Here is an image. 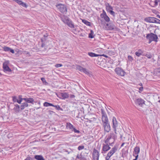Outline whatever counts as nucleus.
Returning a JSON list of instances; mask_svg holds the SVG:
<instances>
[{
  "label": "nucleus",
  "mask_w": 160,
  "mask_h": 160,
  "mask_svg": "<svg viewBox=\"0 0 160 160\" xmlns=\"http://www.w3.org/2000/svg\"><path fill=\"white\" fill-rule=\"evenodd\" d=\"M101 111L102 114V125L104 131L106 132H109L111 128L107 116L103 109L102 108Z\"/></svg>",
  "instance_id": "f257e3e1"
},
{
  "label": "nucleus",
  "mask_w": 160,
  "mask_h": 160,
  "mask_svg": "<svg viewBox=\"0 0 160 160\" xmlns=\"http://www.w3.org/2000/svg\"><path fill=\"white\" fill-rule=\"evenodd\" d=\"M146 38L149 40V43H151L152 41H154L156 42H158V37L157 35L152 33L148 34Z\"/></svg>",
  "instance_id": "f03ea898"
},
{
  "label": "nucleus",
  "mask_w": 160,
  "mask_h": 160,
  "mask_svg": "<svg viewBox=\"0 0 160 160\" xmlns=\"http://www.w3.org/2000/svg\"><path fill=\"white\" fill-rule=\"evenodd\" d=\"M115 135L114 133H110L108 136V138L105 141V143H109L110 145L114 142V141Z\"/></svg>",
  "instance_id": "7ed1b4c3"
},
{
  "label": "nucleus",
  "mask_w": 160,
  "mask_h": 160,
  "mask_svg": "<svg viewBox=\"0 0 160 160\" xmlns=\"http://www.w3.org/2000/svg\"><path fill=\"white\" fill-rule=\"evenodd\" d=\"M117 147L114 146L111 150L107 154V156L106 157V160H108L110 157L117 150Z\"/></svg>",
  "instance_id": "20e7f679"
},
{
  "label": "nucleus",
  "mask_w": 160,
  "mask_h": 160,
  "mask_svg": "<svg viewBox=\"0 0 160 160\" xmlns=\"http://www.w3.org/2000/svg\"><path fill=\"white\" fill-rule=\"evenodd\" d=\"M56 7L62 13L66 12L67 11L66 6L63 4H59L57 5H56Z\"/></svg>",
  "instance_id": "39448f33"
},
{
  "label": "nucleus",
  "mask_w": 160,
  "mask_h": 160,
  "mask_svg": "<svg viewBox=\"0 0 160 160\" xmlns=\"http://www.w3.org/2000/svg\"><path fill=\"white\" fill-rule=\"evenodd\" d=\"M115 71L118 75L122 76H124L125 73L122 69L119 67L116 68L115 70Z\"/></svg>",
  "instance_id": "423d86ee"
},
{
  "label": "nucleus",
  "mask_w": 160,
  "mask_h": 160,
  "mask_svg": "<svg viewBox=\"0 0 160 160\" xmlns=\"http://www.w3.org/2000/svg\"><path fill=\"white\" fill-rule=\"evenodd\" d=\"M106 6L107 11L109 12L111 15H114L115 12L112 11L113 10L112 7L108 3L106 4Z\"/></svg>",
  "instance_id": "0eeeda50"
},
{
  "label": "nucleus",
  "mask_w": 160,
  "mask_h": 160,
  "mask_svg": "<svg viewBox=\"0 0 160 160\" xmlns=\"http://www.w3.org/2000/svg\"><path fill=\"white\" fill-rule=\"evenodd\" d=\"M62 20L64 23H66L69 27L72 28H74V24L72 23V22L70 20L68 19H67L64 20L62 19Z\"/></svg>",
  "instance_id": "6e6552de"
},
{
  "label": "nucleus",
  "mask_w": 160,
  "mask_h": 160,
  "mask_svg": "<svg viewBox=\"0 0 160 160\" xmlns=\"http://www.w3.org/2000/svg\"><path fill=\"white\" fill-rule=\"evenodd\" d=\"M9 63V61H5L3 64V68L4 71H9L10 70V69L9 68L8 65Z\"/></svg>",
  "instance_id": "1a4fd4ad"
},
{
  "label": "nucleus",
  "mask_w": 160,
  "mask_h": 160,
  "mask_svg": "<svg viewBox=\"0 0 160 160\" xmlns=\"http://www.w3.org/2000/svg\"><path fill=\"white\" fill-rule=\"evenodd\" d=\"M93 160H98L99 154L98 151L96 149H94L93 151Z\"/></svg>",
  "instance_id": "9d476101"
},
{
  "label": "nucleus",
  "mask_w": 160,
  "mask_h": 160,
  "mask_svg": "<svg viewBox=\"0 0 160 160\" xmlns=\"http://www.w3.org/2000/svg\"><path fill=\"white\" fill-rule=\"evenodd\" d=\"M144 21L147 22L153 23H155L156 22V18L152 17L146 18L144 19Z\"/></svg>",
  "instance_id": "9b49d317"
},
{
  "label": "nucleus",
  "mask_w": 160,
  "mask_h": 160,
  "mask_svg": "<svg viewBox=\"0 0 160 160\" xmlns=\"http://www.w3.org/2000/svg\"><path fill=\"white\" fill-rule=\"evenodd\" d=\"M110 147L109 146V145L108 144L106 145L105 144H103L102 148V153H104L106 152L108 150L110 149Z\"/></svg>",
  "instance_id": "f8f14e48"
},
{
  "label": "nucleus",
  "mask_w": 160,
  "mask_h": 160,
  "mask_svg": "<svg viewBox=\"0 0 160 160\" xmlns=\"http://www.w3.org/2000/svg\"><path fill=\"white\" fill-rule=\"evenodd\" d=\"M160 2V0H151L149 3V5L152 7H155L157 6L158 2Z\"/></svg>",
  "instance_id": "ddd939ff"
},
{
  "label": "nucleus",
  "mask_w": 160,
  "mask_h": 160,
  "mask_svg": "<svg viewBox=\"0 0 160 160\" xmlns=\"http://www.w3.org/2000/svg\"><path fill=\"white\" fill-rule=\"evenodd\" d=\"M101 17L102 18H103L105 21L108 22L110 21V18L107 15L105 11H103V12L101 14Z\"/></svg>",
  "instance_id": "4468645a"
},
{
  "label": "nucleus",
  "mask_w": 160,
  "mask_h": 160,
  "mask_svg": "<svg viewBox=\"0 0 160 160\" xmlns=\"http://www.w3.org/2000/svg\"><path fill=\"white\" fill-rule=\"evenodd\" d=\"M113 128H114L115 132H116V128L118 126V123L116 119L113 117L112 119Z\"/></svg>",
  "instance_id": "2eb2a0df"
},
{
  "label": "nucleus",
  "mask_w": 160,
  "mask_h": 160,
  "mask_svg": "<svg viewBox=\"0 0 160 160\" xmlns=\"http://www.w3.org/2000/svg\"><path fill=\"white\" fill-rule=\"evenodd\" d=\"M135 103L136 105L141 107L144 103V101L142 99L139 98L136 100Z\"/></svg>",
  "instance_id": "dca6fc26"
},
{
  "label": "nucleus",
  "mask_w": 160,
  "mask_h": 160,
  "mask_svg": "<svg viewBox=\"0 0 160 160\" xmlns=\"http://www.w3.org/2000/svg\"><path fill=\"white\" fill-rule=\"evenodd\" d=\"M24 100L27 103H29L33 104L34 102V99L32 98H26V99H24Z\"/></svg>",
  "instance_id": "f3484780"
},
{
  "label": "nucleus",
  "mask_w": 160,
  "mask_h": 160,
  "mask_svg": "<svg viewBox=\"0 0 160 160\" xmlns=\"http://www.w3.org/2000/svg\"><path fill=\"white\" fill-rule=\"evenodd\" d=\"M15 1L16 2H17V3H18L19 4L21 5L22 6L25 7H27V5L26 4L22 2L20 0H13Z\"/></svg>",
  "instance_id": "a211bd4d"
},
{
  "label": "nucleus",
  "mask_w": 160,
  "mask_h": 160,
  "mask_svg": "<svg viewBox=\"0 0 160 160\" xmlns=\"http://www.w3.org/2000/svg\"><path fill=\"white\" fill-rule=\"evenodd\" d=\"M66 128L67 129L71 130L72 131H73L72 129L74 128L73 126L71 123L69 122H67L66 123Z\"/></svg>",
  "instance_id": "6ab92c4d"
},
{
  "label": "nucleus",
  "mask_w": 160,
  "mask_h": 160,
  "mask_svg": "<svg viewBox=\"0 0 160 160\" xmlns=\"http://www.w3.org/2000/svg\"><path fill=\"white\" fill-rule=\"evenodd\" d=\"M140 148L139 147L136 146L134 148V151L133 154V156H134V154H138L140 152Z\"/></svg>",
  "instance_id": "aec40b11"
},
{
  "label": "nucleus",
  "mask_w": 160,
  "mask_h": 160,
  "mask_svg": "<svg viewBox=\"0 0 160 160\" xmlns=\"http://www.w3.org/2000/svg\"><path fill=\"white\" fill-rule=\"evenodd\" d=\"M144 52V51L141 49H139L138 51L136 52L135 53V54L136 56L139 57L142 55V54Z\"/></svg>",
  "instance_id": "412c9836"
},
{
  "label": "nucleus",
  "mask_w": 160,
  "mask_h": 160,
  "mask_svg": "<svg viewBox=\"0 0 160 160\" xmlns=\"http://www.w3.org/2000/svg\"><path fill=\"white\" fill-rule=\"evenodd\" d=\"M28 104L25 102L22 103V105L20 106L21 110L24 109L25 108L28 107Z\"/></svg>",
  "instance_id": "4be33fe9"
},
{
  "label": "nucleus",
  "mask_w": 160,
  "mask_h": 160,
  "mask_svg": "<svg viewBox=\"0 0 160 160\" xmlns=\"http://www.w3.org/2000/svg\"><path fill=\"white\" fill-rule=\"evenodd\" d=\"M61 95L63 99H65L68 98V94L66 92H62L61 93Z\"/></svg>",
  "instance_id": "5701e85b"
},
{
  "label": "nucleus",
  "mask_w": 160,
  "mask_h": 160,
  "mask_svg": "<svg viewBox=\"0 0 160 160\" xmlns=\"http://www.w3.org/2000/svg\"><path fill=\"white\" fill-rule=\"evenodd\" d=\"M20 109V107L18 104L15 105V107L13 108V110L15 112H19Z\"/></svg>",
  "instance_id": "b1692460"
},
{
  "label": "nucleus",
  "mask_w": 160,
  "mask_h": 160,
  "mask_svg": "<svg viewBox=\"0 0 160 160\" xmlns=\"http://www.w3.org/2000/svg\"><path fill=\"white\" fill-rule=\"evenodd\" d=\"M35 158L37 160H44L43 158L40 155H35Z\"/></svg>",
  "instance_id": "393cba45"
},
{
  "label": "nucleus",
  "mask_w": 160,
  "mask_h": 160,
  "mask_svg": "<svg viewBox=\"0 0 160 160\" xmlns=\"http://www.w3.org/2000/svg\"><path fill=\"white\" fill-rule=\"evenodd\" d=\"M82 72L89 75V76L92 75L89 71L86 68H84Z\"/></svg>",
  "instance_id": "a878e982"
},
{
  "label": "nucleus",
  "mask_w": 160,
  "mask_h": 160,
  "mask_svg": "<svg viewBox=\"0 0 160 160\" xmlns=\"http://www.w3.org/2000/svg\"><path fill=\"white\" fill-rule=\"evenodd\" d=\"M88 55L91 57H96L99 56V55L91 52H88Z\"/></svg>",
  "instance_id": "bb28decb"
},
{
  "label": "nucleus",
  "mask_w": 160,
  "mask_h": 160,
  "mask_svg": "<svg viewBox=\"0 0 160 160\" xmlns=\"http://www.w3.org/2000/svg\"><path fill=\"white\" fill-rule=\"evenodd\" d=\"M43 106L45 107H47L49 106H53V105L52 103L45 102L43 103Z\"/></svg>",
  "instance_id": "cd10ccee"
},
{
  "label": "nucleus",
  "mask_w": 160,
  "mask_h": 160,
  "mask_svg": "<svg viewBox=\"0 0 160 160\" xmlns=\"http://www.w3.org/2000/svg\"><path fill=\"white\" fill-rule=\"evenodd\" d=\"M82 22L84 23V24H86V25L90 26V22H88V21L85 20V19H83L82 20Z\"/></svg>",
  "instance_id": "c85d7f7f"
},
{
  "label": "nucleus",
  "mask_w": 160,
  "mask_h": 160,
  "mask_svg": "<svg viewBox=\"0 0 160 160\" xmlns=\"http://www.w3.org/2000/svg\"><path fill=\"white\" fill-rule=\"evenodd\" d=\"M94 32L92 30H91L90 33L89 34V37L91 38H92L94 37Z\"/></svg>",
  "instance_id": "c756f323"
},
{
  "label": "nucleus",
  "mask_w": 160,
  "mask_h": 160,
  "mask_svg": "<svg viewBox=\"0 0 160 160\" xmlns=\"http://www.w3.org/2000/svg\"><path fill=\"white\" fill-rule=\"evenodd\" d=\"M19 101H18V102L19 104L21 103L23 100H24V99H26V98H22V96H19Z\"/></svg>",
  "instance_id": "7c9ffc66"
},
{
  "label": "nucleus",
  "mask_w": 160,
  "mask_h": 160,
  "mask_svg": "<svg viewBox=\"0 0 160 160\" xmlns=\"http://www.w3.org/2000/svg\"><path fill=\"white\" fill-rule=\"evenodd\" d=\"M76 68L77 70L80 71L81 72H82L84 68L82 67L79 65H78L76 67Z\"/></svg>",
  "instance_id": "2f4dec72"
},
{
  "label": "nucleus",
  "mask_w": 160,
  "mask_h": 160,
  "mask_svg": "<svg viewBox=\"0 0 160 160\" xmlns=\"http://www.w3.org/2000/svg\"><path fill=\"white\" fill-rule=\"evenodd\" d=\"M53 107H55L58 110H61L62 109L60 107V106L59 105H53V106H52Z\"/></svg>",
  "instance_id": "473e14b6"
},
{
  "label": "nucleus",
  "mask_w": 160,
  "mask_h": 160,
  "mask_svg": "<svg viewBox=\"0 0 160 160\" xmlns=\"http://www.w3.org/2000/svg\"><path fill=\"white\" fill-rule=\"evenodd\" d=\"M108 53L110 55H115V52L112 51H109Z\"/></svg>",
  "instance_id": "72a5a7b5"
},
{
  "label": "nucleus",
  "mask_w": 160,
  "mask_h": 160,
  "mask_svg": "<svg viewBox=\"0 0 160 160\" xmlns=\"http://www.w3.org/2000/svg\"><path fill=\"white\" fill-rule=\"evenodd\" d=\"M12 100L13 102H18V101H19V100L17 99L16 97H12Z\"/></svg>",
  "instance_id": "f704fd0d"
},
{
  "label": "nucleus",
  "mask_w": 160,
  "mask_h": 160,
  "mask_svg": "<svg viewBox=\"0 0 160 160\" xmlns=\"http://www.w3.org/2000/svg\"><path fill=\"white\" fill-rule=\"evenodd\" d=\"M128 60L132 62V61L133 60V58L131 56H128Z\"/></svg>",
  "instance_id": "c9c22d12"
},
{
  "label": "nucleus",
  "mask_w": 160,
  "mask_h": 160,
  "mask_svg": "<svg viewBox=\"0 0 160 160\" xmlns=\"http://www.w3.org/2000/svg\"><path fill=\"white\" fill-rule=\"evenodd\" d=\"M145 56L148 58H152V55L150 54H146Z\"/></svg>",
  "instance_id": "e433bc0d"
},
{
  "label": "nucleus",
  "mask_w": 160,
  "mask_h": 160,
  "mask_svg": "<svg viewBox=\"0 0 160 160\" xmlns=\"http://www.w3.org/2000/svg\"><path fill=\"white\" fill-rule=\"evenodd\" d=\"M84 148V146H79L78 147V149L79 150H80L83 149Z\"/></svg>",
  "instance_id": "4c0bfd02"
},
{
  "label": "nucleus",
  "mask_w": 160,
  "mask_h": 160,
  "mask_svg": "<svg viewBox=\"0 0 160 160\" xmlns=\"http://www.w3.org/2000/svg\"><path fill=\"white\" fill-rule=\"evenodd\" d=\"M72 130H73L72 131H74V132H77V133H79L80 132V131L79 130L76 129L74 127L73 128V129Z\"/></svg>",
  "instance_id": "58836bf2"
},
{
  "label": "nucleus",
  "mask_w": 160,
  "mask_h": 160,
  "mask_svg": "<svg viewBox=\"0 0 160 160\" xmlns=\"http://www.w3.org/2000/svg\"><path fill=\"white\" fill-rule=\"evenodd\" d=\"M62 65L60 64H56L55 65V67L56 68H58L60 67H62Z\"/></svg>",
  "instance_id": "ea45409f"
},
{
  "label": "nucleus",
  "mask_w": 160,
  "mask_h": 160,
  "mask_svg": "<svg viewBox=\"0 0 160 160\" xmlns=\"http://www.w3.org/2000/svg\"><path fill=\"white\" fill-rule=\"evenodd\" d=\"M41 80L43 83L45 82L46 83H47V82H46L45 78H41Z\"/></svg>",
  "instance_id": "a19ab883"
},
{
  "label": "nucleus",
  "mask_w": 160,
  "mask_h": 160,
  "mask_svg": "<svg viewBox=\"0 0 160 160\" xmlns=\"http://www.w3.org/2000/svg\"><path fill=\"white\" fill-rule=\"evenodd\" d=\"M4 50L5 51H9L10 50V48L8 47H5L4 48Z\"/></svg>",
  "instance_id": "79ce46f5"
},
{
  "label": "nucleus",
  "mask_w": 160,
  "mask_h": 160,
  "mask_svg": "<svg viewBox=\"0 0 160 160\" xmlns=\"http://www.w3.org/2000/svg\"><path fill=\"white\" fill-rule=\"evenodd\" d=\"M41 41H42V44L41 46H42V47H44V46L45 45V44H44L43 43L44 40H43V39H41Z\"/></svg>",
  "instance_id": "37998d69"
},
{
  "label": "nucleus",
  "mask_w": 160,
  "mask_h": 160,
  "mask_svg": "<svg viewBox=\"0 0 160 160\" xmlns=\"http://www.w3.org/2000/svg\"><path fill=\"white\" fill-rule=\"evenodd\" d=\"M156 22H155V23H157L160 24V20H159L158 19H157L156 18Z\"/></svg>",
  "instance_id": "c03bdc74"
},
{
  "label": "nucleus",
  "mask_w": 160,
  "mask_h": 160,
  "mask_svg": "<svg viewBox=\"0 0 160 160\" xmlns=\"http://www.w3.org/2000/svg\"><path fill=\"white\" fill-rule=\"evenodd\" d=\"M139 89L140 91L139 92H142L143 90V87H141L139 88Z\"/></svg>",
  "instance_id": "a18cd8bd"
},
{
  "label": "nucleus",
  "mask_w": 160,
  "mask_h": 160,
  "mask_svg": "<svg viewBox=\"0 0 160 160\" xmlns=\"http://www.w3.org/2000/svg\"><path fill=\"white\" fill-rule=\"evenodd\" d=\"M77 158H81V156L80 155H78L77 156Z\"/></svg>",
  "instance_id": "49530a36"
},
{
  "label": "nucleus",
  "mask_w": 160,
  "mask_h": 160,
  "mask_svg": "<svg viewBox=\"0 0 160 160\" xmlns=\"http://www.w3.org/2000/svg\"><path fill=\"white\" fill-rule=\"evenodd\" d=\"M25 160H31V158H30L28 157Z\"/></svg>",
  "instance_id": "de8ad7c7"
},
{
  "label": "nucleus",
  "mask_w": 160,
  "mask_h": 160,
  "mask_svg": "<svg viewBox=\"0 0 160 160\" xmlns=\"http://www.w3.org/2000/svg\"><path fill=\"white\" fill-rule=\"evenodd\" d=\"M138 154H137V155L135 156V159H136V160H137L138 159Z\"/></svg>",
  "instance_id": "09e8293b"
},
{
  "label": "nucleus",
  "mask_w": 160,
  "mask_h": 160,
  "mask_svg": "<svg viewBox=\"0 0 160 160\" xmlns=\"http://www.w3.org/2000/svg\"><path fill=\"white\" fill-rule=\"evenodd\" d=\"M11 52L12 53H13L14 52V50L13 49H11Z\"/></svg>",
  "instance_id": "8fccbe9b"
},
{
  "label": "nucleus",
  "mask_w": 160,
  "mask_h": 160,
  "mask_svg": "<svg viewBox=\"0 0 160 160\" xmlns=\"http://www.w3.org/2000/svg\"><path fill=\"white\" fill-rule=\"evenodd\" d=\"M74 97H75V96H74V95H71V98H74Z\"/></svg>",
  "instance_id": "3c124183"
},
{
  "label": "nucleus",
  "mask_w": 160,
  "mask_h": 160,
  "mask_svg": "<svg viewBox=\"0 0 160 160\" xmlns=\"http://www.w3.org/2000/svg\"><path fill=\"white\" fill-rule=\"evenodd\" d=\"M124 144H125V143H123L122 144V145H121V147H122V146L124 145Z\"/></svg>",
  "instance_id": "603ef678"
},
{
  "label": "nucleus",
  "mask_w": 160,
  "mask_h": 160,
  "mask_svg": "<svg viewBox=\"0 0 160 160\" xmlns=\"http://www.w3.org/2000/svg\"><path fill=\"white\" fill-rule=\"evenodd\" d=\"M157 17L158 18H159L160 19V15H158L157 16Z\"/></svg>",
  "instance_id": "864d4df0"
},
{
  "label": "nucleus",
  "mask_w": 160,
  "mask_h": 160,
  "mask_svg": "<svg viewBox=\"0 0 160 160\" xmlns=\"http://www.w3.org/2000/svg\"><path fill=\"white\" fill-rule=\"evenodd\" d=\"M102 55V56H104V57H107V56H106V55H104V54H103V55Z\"/></svg>",
  "instance_id": "5fc2aeb1"
},
{
  "label": "nucleus",
  "mask_w": 160,
  "mask_h": 160,
  "mask_svg": "<svg viewBox=\"0 0 160 160\" xmlns=\"http://www.w3.org/2000/svg\"><path fill=\"white\" fill-rule=\"evenodd\" d=\"M49 112H50V113H51V112H53L51 111H49Z\"/></svg>",
  "instance_id": "6e6d98bb"
},
{
  "label": "nucleus",
  "mask_w": 160,
  "mask_h": 160,
  "mask_svg": "<svg viewBox=\"0 0 160 160\" xmlns=\"http://www.w3.org/2000/svg\"><path fill=\"white\" fill-rule=\"evenodd\" d=\"M139 85H140V86H142V83H140L139 84Z\"/></svg>",
  "instance_id": "4d7b16f0"
},
{
  "label": "nucleus",
  "mask_w": 160,
  "mask_h": 160,
  "mask_svg": "<svg viewBox=\"0 0 160 160\" xmlns=\"http://www.w3.org/2000/svg\"><path fill=\"white\" fill-rule=\"evenodd\" d=\"M93 119H94V120L96 121V118H93Z\"/></svg>",
  "instance_id": "13d9d810"
},
{
  "label": "nucleus",
  "mask_w": 160,
  "mask_h": 160,
  "mask_svg": "<svg viewBox=\"0 0 160 160\" xmlns=\"http://www.w3.org/2000/svg\"><path fill=\"white\" fill-rule=\"evenodd\" d=\"M110 142H112V140H110Z\"/></svg>",
  "instance_id": "bf43d9fd"
},
{
  "label": "nucleus",
  "mask_w": 160,
  "mask_h": 160,
  "mask_svg": "<svg viewBox=\"0 0 160 160\" xmlns=\"http://www.w3.org/2000/svg\"><path fill=\"white\" fill-rule=\"evenodd\" d=\"M133 160H136V159H134Z\"/></svg>",
  "instance_id": "052dcab7"
},
{
  "label": "nucleus",
  "mask_w": 160,
  "mask_h": 160,
  "mask_svg": "<svg viewBox=\"0 0 160 160\" xmlns=\"http://www.w3.org/2000/svg\"><path fill=\"white\" fill-rule=\"evenodd\" d=\"M0 74H1V73H0Z\"/></svg>",
  "instance_id": "680f3d73"
}]
</instances>
